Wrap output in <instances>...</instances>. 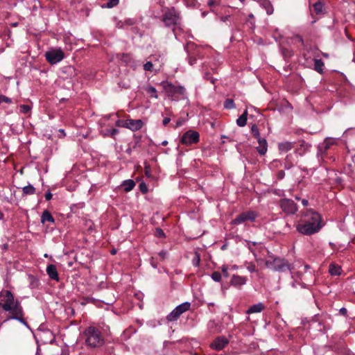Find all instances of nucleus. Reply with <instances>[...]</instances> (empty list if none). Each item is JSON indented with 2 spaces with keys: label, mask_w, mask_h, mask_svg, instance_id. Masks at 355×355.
Listing matches in <instances>:
<instances>
[{
  "label": "nucleus",
  "mask_w": 355,
  "mask_h": 355,
  "mask_svg": "<svg viewBox=\"0 0 355 355\" xmlns=\"http://www.w3.org/2000/svg\"><path fill=\"white\" fill-rule=\"evenodd\" d=\"M118 57L120 58V59H121L125 62H128V61L130 60L129 56L127 54H125V53L119 54Z\"/></svg>",
  "instance_id": "42"
},
{
  "label": "nucleus",
  "mask_w": 355,
  "mask_h": 355,
  "mask_svg": "<svg viewBox=\"0 0 355 355\" xmlns=\"http://www.w3.org/2000/svg\"><path fill=\"white\" fill-rule=\"evenodd\" d=\"M324 66V62L320 59H315L314 60V69L320 73H323L322 67Z\"/></svg>",
  "instance_id": "25"
},
{
  "label": "nucleus",
  "mask_w": 355,
  "mask_h": 355,
  "mask_svg": "<svg viewBox=\"0 0 355 355\" xmlns=\"http://www.w3.org/2000/svg\"><path fill=\"white\" fill-rule=\"evenodd\" d=\"M339 312L340 314L342 315H346L347 314V309L345 308H341L340 310H339Z\"/></svg>",
  "instance_id": "50"
},
{
  "label": "nucleus",
  "mask_w": 355,
  "mask_h": 355,
  "mask_svg": "<svg viewBox=\"0 0 355 355\" xmlns=\"http://www.w3.org/2000/svg\"><path fill=\"white\" fill-rule=\"evenodd\" d=\"M41 221L42 223H44L45 221L53 223L54 222V218L49 211L45 210L42 213Z\"/></svg>",
  "instance_id": "22"
},
{
  "label": "nucleus",
  "mask_w": 355,
  "mask_h": 355,
  "mask_svg": "<svg viewBox=\"0 0 355 355\" xmlns=\"http://www.w3.org/2000/svg\"><path fill=\"white\" fill-rule=\"evenodd\" d=\"M253 17L252 14L250 15V17Z\"/></svg>",
  "instance_id": "64"
},
{
  "label": "nucleus",
  "mask_w": 355,
  "mask_h": 355,
  "mask_svg": "<svg viewBox=\"0 0 355 355\" xmlns=\"http://www.w3.org/2000/svg\"><path fill=\"white\" fill-rule=\"evenodd\" d=\"M1 102H6L7 103H10L12 102V100H11V98H10L6 96L0 94V103Z\"/></svg>",
  "instance_id": "40"
},
{
  "label": "nucleus",
  "mask_w": 355,
  "mask_h": 355,
  "mask_svg": "<svg viewBox=\"0 0 355 355\" xmlns=\"http://www.w3.org/2000/svg\"><path fill=\"white\" fill-rule=\"evenodd\" d=\"M17 23H14V24H12V26H17Z\"/></svg>",
  "instance_id": "61"
},
{
  "label": "nucleus",
  "mask_w": 355,
  "mask_h": 355,
  "mask_svg": "<svg viewBox=\"0 0 355 355\" xmlns=\"http://www.w3.org/2000/svg\"><path fill=\"white\" fill-rule=\"evenodd\" d=\"M177 20L178 16L176 15L174 10L166 12L163 16V21L168 26L175 25Z\"/></svg>",
  "instance_id": "12"
},
{
  "label": "nucleus",
  "mask_w": 355,
  "mask_h": 355,
  "mask_svg": "<svg viewBox=\"0 0 355 355\" xmlns=\"http://www.w3.org/2000/svg\"><path fill=\"white\" fill-rule=\"evenodd\" d=\"M143 124V121L140 119H127L124 121V124L122 125V127L129 128L132 131H137L142 128Z\"/></svg>",
  "instance_id": "11"
},
{
  "label": "nucleus",
  "mask_w": 355,
  "mask_h": 355,
  "mask_svg": "<svg viewBox=\"0 0 355 355\" xmlns=\"http://www.w3.org/2000/svg\"><path fill=\"white\" fill-rule=\"evenodd\" d=\"M159 255L162 257V259H165L166 257V252L165 251H161L159 253Z\"/></svg>",
  "instance_id": "49"
},
{
  "label": "nucleus",
  "mask_w": 355,
  "mask_h": 355,
  "mask_svg": "<svg viewBox=\"0 0 355 355\" xmlns=\"http://www.w3.org/2000/svg\"><path fill=\"white\" fill-rule=\"evenodd\" d=\"M23 193L26 195H33L35 192V189L31 184H28V186L24 187L23 189Z\"/></svg>",
  "instance_id": "26"
},
{
  "label": "nucleus",
  "mask_w": 355,
  "mask_h": 355,
  "mask_svg": "<svg viewBox=\"0 0 355 355\" xmlns=\"http://www.w3.org/2000/svg\"><path fill=\"white\" fill-rule=\"evenodd\" d=\"M125 121L119 120L116 121V125L118 126H122V125L124 124Z\"/></svg>",
  "instance_id": "52"
},
{
  "label": "nucleus",
  "mask_w": 355,
  "mask_h": 355,
  "mask_svg": "<svg viewBox=\"0 0 355 355\" xmlns=\"http://www.w3.org/2000/svg\"><path fill=\"white\" fill-rule=\"evenodd\" d=\"M139 190L142 193H146L148 192V187L145 182H141L139 186Z\"/></svg>",
  "instance_id": "36"
},
{
  "label": "nucleus",
  "mask_w": 355,
  "mask_h": 355,
  "mask_svg": "<svg viewBox=\"0 0 355 355\" xmlns=\"http://www.w3.org/2000/svg\"><path fill=\"white\" fill-rule=\"evenodd\" d=\"M230 283L232 286H240L246 283V278L239 275H233Z\"/></svg>",
  "instance_id": "18"
},
{
  "label": "nucleus",
  "mask_w": 355,
  "mask_h": 355,
  "mask_svg": "<svg viewBox=\"0 0 355 355\" xmlns=\"http://www.w3.org/2000/svg\"><path fill=\"white\" fill-rule=\"evenodd\" d=\"M284 176V172L283 171H280L278 172V178L279 179H282Z\"/></svg>",
  "instance_id": "51"
},
{
  "label": "nucleus",
  "mask_w": 355,
  "mask_h": 355,
  "mask_svg": "<svg viewBox=\"0 0 355 355\" xmlns=\"http://www.w3.org/2000/svg\"><path fill=\"white\" fill-rule=\"evenodd\" d=\"M315 313V316H317V315H319V313Z\"/></svg>",
  "instance_id": "62"
},
{
  "label": "nucleus",
  "mask_w": 355,
  "mask_h": 355,
  "mask_svg": "<svg viewBox=\"0 0 355 355\" xmlns=\"http://www.w3.org/2000/svg\"><path fill=\"white\" fill-rule=\"evenodd\" d=\"M199 133L195 130H189L187 131L182 137L180 141L184 145H191L199 141Z\"/></svg>",
  "instance_id": "5"
},
{
  "label": "nucleus",
  "mask_w": 355,
  "mask_h": 355,
  "mask_svg": "<svg viewBox=\"0 0 355 355\" xmlns=\"http://www.w3.org/2000/svg\"><path fill=\"white\" fill-rule=\"evenodd\" d=\"M324 225L325 221L322 215L312 210V234L318 232Z\"/></svg>",
  "instance_id": "6"
},
{
  "label": "nucleus",
  "mask_w": 355,
  "mask_h": 355,
  "mask_svg": "<svg viewBox=\"0 0 355 355\" xmlns=\"http://www.w3.org/2000/svg\"><path fill=\"white\" fill-rule=\"evenodd\" d=\"M180 314L178 311L174 309L169 315H167L166 318L168 321H174L176 320L179 317Z\"/></svg>",
  "instance_id": "28"
},
{
  "label": "nucleus",
  "mask_w": 355,
  "mask_h": 355,
  "mask_svg": "<svg viewBox=\"0 0 355 355\" xmlns=\"http://www.w3.org/2000/svg\"><path fill=\"white\" fill-rule=\"evenodd\" d=\"M190 306H191V304L188 302H184V303L178 305V306H176V308L175 309L178 311V313L180 315H181L183 313H184L185 311H187V310H189Z\"/></svg>",
  "instance_id": "21"
},
{
  "label": "nucleus",
  "mask_w": 355,
  "mask_h": 355,
  "mask_svg": "<svg viewBox=\"0 0 355 355\" xmlns=\"http://www.w3.org/2000/svg\"><path fill=\"white\" fill-rule=\"evenodd\" d=\"M256 214L254 211L243 212L238 215L232 221V223L234 225L241 224L247 220H254L256 218Z\"/></svg>",
  "instance_id": "8"
},
{
  "label": "nucleus",
  "mask_w": 355,
  "mask_h": 355,
  "mask_svg": "<svg viewBox=\"0 0 355 355\" xmlns=\"http://www.w3.org/2000/svg\"><path fill=\"white\" fill-rule=\"evenodd\" d=\"M1 297H4V300H1V301H5L1 305L2 309L6 311L11 310V306L15 303L12 293L10 291H1L0 293V299Z\"/></svg>",
  "instance_id": "7"
},
{
  "label": "nucleus",
  "mask_w": 355,
  "mask_h": 355,
  "mask_svg": "<svg viewBox=\"0 0 355 355\" xmlns=\"http://www.w3.org/2000/svg\"><path fill=\"white\" fill-rule=\"evenodd\" d=\"M229 343L228 339L224 336L217 337L211 344V347L216 350H220Z\"/></svg>",
  "instance_id": "13"
},
{
  "label": "nucleus",
  "mask_w": 355,
  "mask_h": 355,
  "mask_svg": "<svg viewBox=\"0 0 355 355\" xmlns=\"http://www.w3.org/2000/svg\"><path fill=\"white\" fill-rule=\"evenodd\" d=\"M282 210L287 214H295L297 211V206L295 202L289 199H283L280 202Z\"/></svg>",
  "instance_id": "9"
},
{
  "label": "nucleus",
  "mask_w": 355,
  "mask_h": 355,
  "mask_svg": "<svg viewBox=\"0 0 355 355\" xmlns=\"http://www.w3.org/2000/svg\"><path fill=\"white\" fill-rule=\"evenodd\" d=\"M86 343L92 347H98L103 345L104 340L101 331L94 327H89L85 331Z\"/></svg>",
  "instance_id": "1"
},
{
  "label": "nucleus",
  "mask_w": 355,
  "mask_h": 355,
  "mask_svg": "<svg viewBox=\"0 0 355 355\" xmlns=\"http://www.w3.org/2000/svg\"><path fill=\"white\" fill-rule=\"evenodd\" d=\"M248 269L250 271V272H254L256 271L255 270V266L254 264H250L248 266Z\"/></svg>",
  "instance_id": "47"
},
{
  "label": "nucleus",
  "mask_w": 355,
  "mask_h": 355,
  "mask_svg": "<svg viewBox=\"0 0 355 355\" xmlns=\"http://www.w3.org/2000/svg\"><path fill=\"white\" fill-rule=\"evenodd\" d=\"M155 236L157 237H163L164 238V237H165V234L161 228L157 227L155 230Z\"/></svg>",
  "instance_id": "37"
},
{
  "label": "nucleus",
  "mask_w": 355,
  "mask_h": 355,
  "mask_svg": "<svg viewBox=\"0 0 355 355\" xmlns=\"http://www.w3.org/2000/svg\"><path fill=\"white\" fill-rule=\"evenodd\" d=\"M207 79H209L208 73L206 74Z\"/></svg>",
  "instance_id": "63"
},
{
  "label": "nucleus",
  "mask_w": 355,
  "mask_h": 355,
  "mask_svg": "<svg viewBox=\"0 0 355 355\" xmlns=\"http://www.w3.org/2000/svg\"><path fill=\"white\" fill-rule=\"evenodd\" d=\"M297 231L303 234L311 235V222L300 223L297 227Z\"/></svg>",
  "instance_id": "16"
},
{
  "label": "nucleus",
  "mask_w": 355,
  "mask_h": 355,
  "mask_svg": "<svg viewBox=\"0 0 355 355\" xmlns=\"http://www.w3.org/2000/svg\"><path fill=\"white\" fill-rule=\"evenodd\" d=\"M222 272H223V275H224L225 277H228V275H228V272H227V269H226L225 268H223L222 269Z\"/></svg>",
  "instance_id": "53"
},
{
  "label": "nucleus",
  "mask_w": 355,
  "mask_h": 355,
  "mask_svg": "<svg viewBox=\"0 0 355 355\" xmlns=\"http://www.w3.org/2000/svg\"><path fill=\"white\" fill-rule=\"evenodd\" d=\"M171 121V119L168 117H166L163 120V125H166Z\"/></svg>",
  "instance_id": "48"
},
{
  "label": "nucleus",
  "mask_w": 355,
  "mask_h": 355,
  "mask_svg": "<svg viewBox=\"0 0 355 355\" xmlns=\"http://www.w3.org/2000/svg\"><path fill=\"white\" fill-rule=\"evenodd\" d=\"M251 132L256 139L260 138L259 131L257 125H252V126L251 127Z\"/></svg>",
  "instance_id": "31"
},
{
  "label": "nucleus",
  "mask_w": 355,
  "mask_h": 355,
  "mask_svg": "<svg viewBox=\"0 0 355 355\" xmlns=\"http://www.w3.org/2000/svg\"><path fill=\"white\" fill-rule=\"evenodd\" d=\"M146 91L148 94H150L152 97H154L155 98H158L157 95V90L154 87L148 86L146 88Z\"/></svg>",
  "instance_id": "29"
},
{
  "label": "nucleus",
  "mask_w": 355,
  "mask_h": 355,
  "mask_svg": "<svg viewBox=\"0 0 355 355\" xmlns=\"http://www.w3.org/2000/svg\"><path fill=\"white\" fill-rule=\"evenodd\" d=\"M328 148H329V146L326 145L325 147H324V149L327 150Z\"/></svg>",
  "instance_id": "60"
},
{
  "label": "nucleus",
  "mask_w": 355,
  "mask_h": 355,
  "mask_svg": "<svg viewBox=\"0 0 355 355\" xmlns=\"http://www.w3.org/2000/svg\"><path fill=\"white\" fill-rule=\"evenodd\" d=\"M168 144V141H164L162 142V146H166Z\"/></svg>",
  "instance_id": "58"
},
{
  "label": "nucleus",
  "mask_w": 355,
  "mask_h": 355,
  "mask_svg": "<svg viewBox=\"0 0 355 355\" xmlns=\"http://www.w3.org/2000/svg\"><path fill=\"white\" fill-rule=\"evenodd\" d=\"M214 3H215V2H214L213 0H210V1L208 2V4H209V6H213Z\"/></svg>",
  "instance_id": "56"
},
{
  "label": "nucleus",
  "mask_w": 355,
  "mask_h": 355,
  "mask_svg": "<svg viewBox=\"0 0 355 355\" xmlns=\"http://www.w3.org/2000/svg\"><path fill=\"white\" fill-rule=\"evenodd\" d=\"M224 107L228 110L235 108V103L234 101L231 98L226 99L224 102Z\"/></svg>",
  "instance_id": "27"
},
{
  "label": "nucleus",
  "mask_w": 355,
  "mask_h": 355,
  "mask_svg": "<svg viewBox=\"0 0 355 355\" xmlns=\"http://www.w3.org/2000/svg\"><path fill=\"white\" fill-rule=\"evenodd\" d=\"M153 64L151 62H147L144 65V69L146 71H153Z\"/></svg>",
  "instance_id": "39"
},
{
  "label": "nucleus",
  "mask_w": 355,
  "mask_h": 355,
  "mask_svg": "<svg viewBox=\"0 0 355 355\" xmlns=\"http://www.w3.org/2000/svg\"><path fill=\"white\" fill-rule=\"evenodd\" d=\"M45 198L46 200H50L52 198V193L50 191L46 193Z\"/></svg>",
  "instance_id": "44"
},
{
  "label": "nucleus",
  "mask_w": 355,
  "mask_h": 355,
  "mask_svg": "<svg viewBox=\"0 0 355 355\" xmlns=\"http://www.w3.org/2000/svg\"><path fill=\"white\" fill-rule=\"evenodd\" d=\"M200 262V255L198 252H195V257L193 259V263L196 266H198Z\"/></svg>",
  "instance_id": "33"
},
{
  "label": "nucleus",
  "mask_w": 355,
  "mask_h": 355,
  "mask_svg": "<svg viewBox=\"0 0 355 355\" xmlns=\"http://www.w3.org/2000/svg\"><path fill=\"white\" fill-rule=\"evenodd\" d=\"M145 173L148 177L150 176V167L149 165L145 166Z\"/></svg>",
  "instance_id": "43"
},
{
  "label": "nucleus",
  "mask_w": 355,
  "mask_h": 355,
  "mask_svg": "<svg viewBox=\"0 0 355 355\" xmlns=\"http://www.w3.org/2000/svg\"><path fill=\"white\" fill-rule=\"evenodd\" d=\"M264 309V306L262 303H259L250 306L247 311V313H253L261 312Z\"/></svg>",
  "instance_id": "20"
},
{
  "label": "nucleus",
  "mask_w": 355,
  "mask_h": 355,
  "mask_svg": "<svg viewBox=\"0 0 355 355\" xmlns=\"http://www.w3.org/2000/svg\"><path fill=\"white\" fill-rule=\"evenodd\" d=\"M302 204H303L304 206H306V205L309 204V201H308V200L304 199V200H302Z\"/></svg>",
  "instance_id": "55"
},
{
  "label": "nucleus",
  "mask_w": 355,
  "mask_h": 355,
  "mask_svg": "<svg viewBox=\"0 0 355 355\" xmlns=\"http://www.w3.org/2000/svg\"><path fill=\"white\" fill-rule=\"evenodd\" d=\"M265 266L268 268L274 270L282 272L288 269L287 262L282 259L274 258L272 260H267L265 261Z\"/></svg>",
  "instance_id": "2"
},
{
  "label": "nucleus",
  "mask_w": 355,
  "mask_h": 355,
  "mask_svg": "<svg viewBox=\"0 0 355 355\" xmlns=\"http://www.w3.org/2000/svg\"><path fill=\"white\" fill-rule=\"evenodd\" d=\"M314 330L316 332L321 333L324 330V326L321 322H318L314 327Z\"/></svg>",
  "instance_id": "32"
},
{
  "label": "nucleus",
  "mask_w": 355,
  "mask_h": 355,
  "mask_svg": "<svg viewBox=\"0 0 355 355\" xmlns=\"http://www.w3.org/2000/svg\"><path fill=\"white\" fill-rule=\"evenodd\" d=\"M294 42L297 43H300L302 45L304 46V40L302 37L300 35H296L293 37Z\"/></svg>",
  "instance_id": "41"
},
{
  "label": "nucleus",
  "mask_w": 355,
  "mask_h": 355,
  "mask_svg": "<svg viewBox=\"0 0 355 355\" xmlns=\"http://www.w3.org/2000/svg\"><path fill=\"white\" fill-rule=\"evenodd\" d=\"M64 56V53L60 49H52L45 53L46 60L51 64L61 61Z\"/></svg>",
  "instance_id": "3"
},
{
  "label": "nucleus",
  "mask_w": 355,
  "mask_h": 355,
  "mask_svg": "<svg viewBox=\"0 0 355 355\" xmlns=\"http://www.w3.org/2000/svg\"><path fill=\"white\" fill-rule=\"evenodd\" d=\"M257 263H258L259 264H261V263H265V261H263V259H257Z\"/></svg>",
  "instance_id": "54"
},
{
  "label": "nucleus",
  "mask_w": 355,
  "mask_h": 355,
  "mask_svg": "<svg viewBox=\"0 0 355 355\" xmlns=\"http://www.w3.org/2000/svg\"><path fill=\"white\" fill-rule=\"evenodd\" d=\"M46 272L51 279L59 281V275L57 271L56 266L55 265H49L46 268Z\"/></svg>",
  "instance_id": "15"
},
{
  "label": "nucleus",
  "mask_w": 355,
  "mask_h": 355,
  "mask_svg": "<svg viewBox=\"0 0 355 355\" xmlns=\"http://www.w3.org/2000/svg\"><path fill=\"white\" fill-rule=\"evenodd\" d=\"M118 3H119V0H109L106 3L105 7L111 8H113L114 6H116V5H118Z\"/></svg>",
  "instance_id": "34"
},
{
  "label": "nucleus",
  "mask_w": 355,
  "mask_h": 355,
  "mask_svg": "<svg viewBox=\"0 0 355 355\" xmlns=\"http://www.w3.org/2000/svg\"><path fill=\"white\" fill-rule=\"evenodd\" d=\"M248 119V110L246 109L243 113L236 120V124L240 127H243L246 125Z\"/></svg>",
  "instance_id": "19"
},
{
  "label": "nucleus",
  "mask_w": 355,
  "mask_h": 355,
  "mask_svg": "<svg viewBox=\"0 0 355 355\" xmlns=\"http://www.w3.org/2000/svg\"><path fill=\"white\" fill-rule=\"evenodd\" d=\"M211 278L215 282H220L221 279V274L218 271L214 272L211 275Z\"/></svg>",
  "instance_id": "35"
},
{
  "label": "nucleus",
  "mask_w": 355,
  "mask_h": 355,
  "mask_svg": "<svg viewBox=\"0 0 355 355\" xmlns=\"http://www.w3.org/2000/svg\"><path fill=\"white\" fill-rule=\"evenodd\" d=\"M119 132V130L116 128H113L110 130V135L112 137L114 136L116 134Z\"/></svg>",
  "instance_id": "46"
},
{
  "label": "nucleus",
  "mask_w": 355,
  "mask_h": 355,
  "mask_svg": "<svg viewBox=\"0 0 355 355\" xmlns=\"http://www.w3.org/2000/svg\"><path fill=\"white\" fill-rule=\"evenodd\" d=\"M292 148V144L290 142L282 143L279 145V150L282 151H288Z\"/></svg>",
  "instance_id": "30"
},
{
  "label": "nucleus",
  "mask_w": 355,
  "mask_h": 355,
  "mask_svg": "<svg viewBox=\"0 0 355 355\" xmlns=\"http://www.w3.org/2000/svg\"><path fill=\"white\" fill-rule=\"evenodd\" d=\"M312 6L313 7L314 12L316 15H324L326 12L324 8V1L318 0L314 3Z\"/></svg>",
  "instance_id": "14"
},
{
  "label": "nucleus",
  "mask_w": 355,
  "mask_h": 355,
  "mask_svg": "<svg viewBox=\"0 0 355 355\" xmlns=\"http://www.w3.org/2000/svg\"><path fill=\"white\" fill-rule=\"evenodd\" d=\"M329 272L331 275H340L341 274V268L335 264H330Z\"/></svg>",
  "instance_id": "23"
},
{
  "label": "nucleus",
  "mask_w": 355,
  "mask_h": 355,
  "mask_svg": "<svg viewBox=\"0 0 355 355\" xmlns=\"http://www.w3.org/2000/svg\"><path fill=\"white\" fill-rule=\"evenodd\" d=\"M184 122V120L182 119H179L178 121H177L176 122V125H175V128L177 127H179V126H181Z\"/></svg>",
  "instance_id": "45"
},
{
  "label": "nucleus",
  "mask_w": 355,
  "mask_h": 355,
  "mask_svg": "<svg viewBox=\"0 0 355 355\" xmlns=\"http://www.w3.org/2000/svg\"><path fill=\"white\" fill-rule=\"evenodd\" d=\"M122 186L124 187V190L126 192L131 191L135 186V182L132 180H125L122 183Z\"/></svg>",
  "instance_id": "24"
},
{
  "label": "nucleus",
  "mask_w": 355,
  "mask_h": 355,
  "mask_svg": "<svg viewBox=\"0 0 355 355\" xmlns=\"http://www.w3.org/2000/svg\"><path fill=\"white\" fill-rule=\"evenodd\" d=\"M21 112L24 114H27L31 110V107L27 105H21L20 106Z\"/></svg>",
  "instance_id": "38"
},
{
  "label": "nucleus",
  "mask_w": 355,
  "mask_h": 355,
  "mask_svg": "<svg viewBox=\"0 0 355 355\" xmlns=\"http://www.w3.org/2000/svg\"><path fill=\"white\" fill-rule=\"evenodd\" d=\"M116 253V249H112V250H111V254H115Z\"/></svg>",
  "instance_id": "57"
},
{
  "label": "nucleus",
  "mask_w": 355,
  "mask_h": 355,
  "mask_svg": "<svg viewBox=\"0 0 355 355\" xmlns=\"http://www.w3.org/2000/svg\"><path fill=\"white\" fill-rule=\"evenodd\" d=\"M259 146L257 148V151L261 155H264L267 152L268 144L265 139H257Z\"/></svg>",
  "instance_id": "17"
},
{
  "label": "nucleus",
  "mask_w": 355,
  "mask_h": 355,
  "mask_svg": "<svg viewBox=\"0 0 355 355\" xmlns=\"http://www.w3.org/2000/svg\"><path fill=\"white\" fill-rule=\"evenodd\" d=\"M11 308L12 309L9 311L11 313L12 315L10 316L9 318L17 320L26 327H29L27 322L23 318V309L18 300L15 301V303L11 306Z\"/></svg>",
  "instance_id": "4"
},
{
  "label": "nucleus",
  "mask_w": 355,
  "mask_h": 355,
  "mask_svg": "<svg viewBox=\"0 0 355 355\" xmlns=\"http://www.w3.org/2000/svg\"><path fill=\"white\" fill-rule=\"evenodd\" d=\"M164 88L166 92L170 96H173L175 94L183 95L185 92V89L184 87L175 86L169 83H166L164 85Z\"/></svg>",
  "instance_id": "10"
},
{
  "label": "nucleus",
  "mask_w": 355,
  "mask_h": 355,
  "mask_svg": "<svg viewBox=\"0 0 355 355\" xmlns=\"http://www.w3.org/2000/svg\"><path fill=\"white\" fill-rule=\"evenodd\" d=\"M3 217V214L2 212L0 211V220L2 219Z\"/></svg>",
  "instance_id": "59"
}]
</instances>
